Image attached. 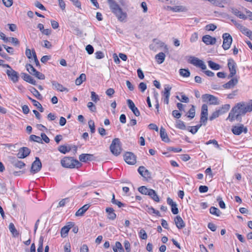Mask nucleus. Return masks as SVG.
Listing matches in <instances>:
<instances>
[{
  "mask_svg": "<svg viewBox=\"0 0 252 252\" xmlns=\"http://www.w3.org/2000/svg\"><path fill=\"white\" fill-rule=\"evenodd\" d=\"M233 111L237 112L236 119L239 120L241 115H244L247 112L252 111V100H250L247 104L244 102L237 103L233 107Z\"/></svg>",
  "mask_w": 252,
  "mask_h": 252,
  "instance_id": "1",
  "label": "nucleus"
},
{
  "mask_svg": "<svg viewBox=\"0 0 252 252\" xmlns=\"http://www.w3.org/2000/svg\"><path fill=\"white\" fill-rule=\"evenodd\" d=\"M108 3L112 12L115 14L118 19L123 21L126 18L127 14L123 11L122 9L114 0H108Z\"/></svg>",
  "mask_w": 252,
  "mask_h": 252,
  "instance_id": "2",
  "label": "nucleus"
},
{
  "mask_svg": "<svg viewBox=\"0 0 252 252\" xmlns=\"http://www.w3.org/2000/svg\"><path fill=\"white\" fill-rule=\"evenodd\" d=\"M62 166L64 168H74L81 167L82 165L78 160L74 159L72 157H65L61 160Z\"/></svg>",
  "mask_w": 252,
  "mask_h": 252,
  "instance_id": "3",
  "label": "nucleus"
},
{
  "mask_svg": "<svg viewBox=\"0 0 252 252\" xmlns=\"http://www.w3.org/2000/svg\"><path fill=\"white\" fill-rule=\"evenodd\" d=\"M110 150L111 153L116 156L121 154L122 148L121 147V142L119 138H115L112 140L110 146Z\"/></svg>",
  "mask_w": 252,
  "mask_h": 252,
  "instance_id": "4",
  "label": "nucleus"
},
{
  "mask_svg": "<svg viewBox=\"0 0 252 252\" xmlns=\"http://www.w3.org/2000/svg\"><path fill=\"white\" fill-rule=\"evenodd\" d=\"M4 67H6L8 68L6 70V73L9 78L13 83L17 82L19 78L18 73L13 70L9 64L4 65Z\"/></svg>",
  "mask_w": 252,
  "mask_h": 252,
  "instance_id": "5",
  "label": "nucleus"
},
{
  "mask_svg": "<svg viewBox=\"0 0 252 252\" xmlns=\"http://www.w3.org/2000/svg\"><path fill=\"white\" fill-rule=\"evenodd\" d=\"M223 44L222 48L224 50H226L229 49L232 42V37L228 33H224L222 35Z\"/></svg>",
  "mask_w": 252,
  "mask_h": 252,
  "instance_id": "6",
  "label": "nucleus"
},
{
  "mask_svg": "<svg viewBox=\"0 0 252 252\" xmlns=\"http://www.w3.org/2000/svg\"><path fill=\"white\" fill-rule=\"evenodd\" d=\"M189 62L196 67L201 68L202 70H205L207 68V66L204 62L197 58L191 56L190 57Z\"/></svg>",
  "mask_w": 252,
  "mask_h": 252,
  "instance_id": "7",
  "label": "nucleus"
},
{
  "mask_svg": "<svg viewBox=\"0 0 252 252\" xmlns=\"http://www.w3.org/2000/svg\"><path fill=\"white\" fill-rule=\"evenodd\" d=\"M228 67L230 71L228 75V79L232 78L236 74V64L233 59H229L228 61Z\"/></svg>",
  "mask_w": 252,
  "mask_h": 252,
  "instance_id": "8",
  "label": "nucleus"
},
{
  "mask_svg": "<svg viewBox=\"0 0 252 252\" xmlns=\"http://www.w3.org/2000/svg\"><path fill=\"white\" fill-rule=\"evenodd\" d=\"M42 167V163L38 157L35 158V160L32 162L31 169V172L35 174L38 172Z\"/></svg>",
  "mask_w": 252,
  "mask_h": 252,
  "instance_id": "9",
  "label": "nucleus"
},
{
  "mask_svg": "<svg viewBox=\"0 0 252 252\" xmlns=\"http://www.w3.org/2000/svg\"><path fill=\"white\" fill-rule=\"evenodd\" d=\"M202 99L204 102H209L210 105L218 104V98L213 95L205 94L202 96Z\"/></svg>",
  "mask_w": 252,
  "mask_h": 252,
  "instance_id": "10",
  "label": "nucleus"
},
{
  "mask_svg": "<svg viewBox=\"0 0 252 252\" xmlns=\"http://www.w3.org/2000/svg\"><path fill=\"white\" fill-rule=\"evenodd\" d=\"M125 161L128 164L134 165L136 162V156L131 152H126L124 156Z\"/></svg>",
  "mask_w": 252,
  "mask_h": 252,
  "instance_id": "11",
  "label": "nucleus"
},
{
  "mask_svg": "<svg viewBox=\"0 0 252 252\" xmlns=\"http://www.w3.org/2000/svg\"><path fill=\"white\" fill-rule=\"evenodd\" d=\"M31 153V150L27 147H22L19 149L17 154L19 158H24L28 157Z\"/></svg>",
  "mask_w": 252,
  "mask_h": 252,
  "instance_id": "12",
  "label": "nucleus"
},
{
  "mask_svg": "<svg viewBox=\"0 0 252 252\" xmlns=\"http://www.w3.org/2000/svg\"><path fill=\"white\" fill-rule=\"evenodd\" d=\"M238 83V79L233 77L228 82L222 85V87L225 89H232L237 85Z\"/></svg>",
  "mask_w": 252,
  "mask_h": 252,
  "instance_id": "13",
  "label": "nucleus"
},
{
  "mask_svg": "<svg viewBox=\"0 0 252 252\" xmlns=\"http://www.w3.org/2000/svg\"><path fill=\"white\" fill-rule=\"evenodd\" d=\"M232 131L235 135H240L242 132L246 133L248 131V129L245 127L243 125L240 126H234L232 127Z\"/></svg>",
  "mask_w": 252,
  "mask_h": 252,
  "instance_id": "14",
  "label": "nucleus"
},
{
  "mask_svg": "<svg viewBox=\"0 0 252 252\" xmlns=\"http://www.w3.org/2000/svg\"><path fill=\"white\" fill-rule=\"evenodd\" d=\"M126 101L129 108L132 111L133 114L137 117L139 116L140 113L138 108L135 106L134 102L129 99H127Z\"/></svg>",
  "mask_w": 252,
  "mask_h": 252,
  "instance_id": "15",
  "label": "nucleus"
},
{
  "mask_svg": "<svg viewBox=\"0 0 252 252\" xmlns=\"http://www.w3.org/2000/svg\"><path fill=\"white\" fill-rule=\"evenodd\" d=\"M138 171L145 178L150 179L151 178V172L143 166H140L138 169Z\"/></svg>",
  "mask_w": 252,
  "mask_h": 252,
  "instance_id": "16",
  "label": "nucleus"
},
{
  "mask_svg": "<svg viewBox=\"0 0 252 252\" xmlns=\"http://www.w3.org/2000/svg\"><path fill=\"white\" fill-rule=\"evenodd\" d=\"M202 41L206 45H214L216 42V38L210 35H205L202 37Z\"/></svg>",
  "mask_w": 252,
  "mask_h": 252,
  "instance_id": "17",
  "label": "nucleus"
},
{
  "mask_svg": "<svg viewBox=\"0 0 252 252\" xmlns=\"http://www.w3.org/2000/svg\"><path fill=\"white\" fill-rule=\"evenodd\" d=\"M94 155L89 154H82L79 156V160L84 162L88 161H91L93 159Z\"/></svg>",
  "mask_w": 252,
  "mask_h": 252,
  "instance_id": "18",
  "label": "nucleus"
},
{
  "mask_svg": "<svg viewBox=\"0 0 252 252\" xmlns=\"http://www.w3.org/2000/svg\"><path fill=\"white\" fill-rule=\"evenodd\" d=\"M175 223L178 229H182L185 226V223L182 218L177 216L174 219Z\"/></svg>",
  "mask_w": 252,
  "mask_h": 252,
  "instance_id": "19",
  "label": "nucleus"
},
{
  "mask_svg": "<svg viewBox=\"0 0 252 252\" xmlns=\"http://www.w3.org/2000/svg\"><path fill=\"white\" fill-rule=\"evenodd\" d=\"M21 75H22V78H23V79L32 84V85H36V81L34 80L32 76H31L30 75H29L28 74H27L26 73H21Z\"/></svg>",
  "mask_w": 252,
  "mask_h": 252,
  "instance_id": "20",
  "label": "nucleus"
},
{
  "mask_svg": "<svg viewBox=\"0 0 252 252\" xmlns=\"http://www.w3.org/2000/svg\"><path fill=\"white\" fill-rule=\"evenodd\" d=\"M160 136L163 141L167 143L170 142V139L168 136V135L166 132L165 129L163 127H160Z\"/></svg>",
  "mask_w": 252,
  "mask_h": 252,
  "instance_id": "21",
  "label": "nucleus"
},
{
  "mask_svg": "<svg viewBox=\"0 0 252 252\" xmlns=\"http://www.w3.org/2000/svg\"><path fill=\"white\" fill-rule=\"evenodd\" d=\"M90 205L89 204L84 205L81 208L79 209L75 213L76 216H82L88 210Z\"/></svg>",
  "mask_w": 252,
  "mask_h": 252,
  "instance_id": "22",
  "label": "nucleus"
},
{
  "mask_svg": "<svg viewBox=\"0 0 252 252\" xmlns=\"http://www.w3.org/2000/svg\"><path fill=\"white\" fill-rule=\"evenodd\" d=\"M106 212L108 214L107 218L108 219L114 220L116 218V214L115 213L114 210L113 208H106Z\"/></svg>",
  "mask_w": 252,
  "mask_h": 252,
  "instance_id": "23",
  "label": "nucleus"
},
{
  "mask_svg": "<svg viewBox=\"0 0 252 252\" xmlns=\"http://www.w3.org/2000/svg\"><path fill=\"white\" fill-rule=\"evenodd\" d=\"M231 11L233 14H234L235 15L238 17L240 19L245 20L247 18V16H246L244 14H243L241 11L238 10L237 9L231 8Z\"/></svg>",
  "mask_w": 252,
  "mask_h": 252,
  "instance_id": "24",
  "label": "nucleus"
},
{
  "mask_svg": "<svg viewBox=\"0 0 252 252\" xmlns=\"http://www.w3.org/2000/svg\"><path fill=\"white\" fill-rule=\"evenodd\" d=\"M52 85L54 86V89L57 90L60 92H63L65 91H68L67 88L63 87L62 85L59 83L58 82L53 81L51 82Z\"/></svg>",
  "mask_w": 252,
  "mask_h": 252,
  "instance_id": "25",
  "label": "nucleus"
},
{
  "mask_svg": "<svg viewBox=\"0 0 252 252\" xmlns=\"http://www.w3.org/2000/svg\"><path fill=\"white\" fill-rule=\"evenodd\" d=\"M9 229L10 232L11 233L13 237H16L19 236V233L16 229L14 224L13 223L11 222L9 223Z\"/></svg>",
  "mask_w": 252,
  "mask_h": 252,
  "instance_id": "26",
  "label": "nucleus"
},
{
  "mask_svg": "<svg viewBox=\"0 0 252 252\" xmlns=\"http://www.w3.org/2000/svg\"><path fill=\"white\" fill-rule=\"evenodd\" d=\"M170 9L174 12H186L188 9L184 6L176 5L173 7H170Z\"/></svg>",
  "mask_w": 252,
  "mask_h": 252,
  "instance_id": "27",
  "label": "nucleus"
},
{
  "mask_svg": "<svg viewBox=\"0 0 252 252\" xmlns=\"http://www.w3.org/2000/svg\"><path fill=\"white\" fill-rule=\"evenodd\" d=\"M12 164L16 168H18L19 169L22 168L24 167L26 164L22 161L18 160L16 159H14L12 161Z\"/></svg>",
  "mask_w": 252,
  "mask_h": 252,
  "instance_id": "28",
  "label": "nucleus"
},
{
  "mask_svg": "<svg viewBox=\"0 0 252 252\" xmlns=\"http://www.w3.org/2000/svg\"><path fill=\"white\" fill-rule=\"evenodd\" d=\"M148 195L150 196L155 201L159 202V197L156 193V191L153 189H150L149 192L148 193Z\"/></svg>",
  "mask_w": 252,
  "mask_h": 252,
  "instance_id": "29",
  "label": "nucleus"
},
{
  "mask_svg": "<svg viewBox=\"0 0 252 252\" xmlns=\"http://www.w3.org/2000/svg\"><path fill=\"white\" fill-rule=\"evenodd\" d=\"M86 80V75L84 73H82L80 76L75 80V84L76 85H80L84 81Z\"/></svg>",
  "mask_w": 252,
  "mask_h": 252,
  "instance_id": "30",
  "label": "nucleus"
},
{
  "mask_svg": "<svg viewBox=\"0 0 252 252\" xmlns=\"http://www.w3.org/2000/svg\"><path fill=\"white\" fill-rule=\"evenodd\" d=\"M28 98L32 102L33 105L36 106L37 109H38L40 112H43L44 111V108L42 106L41 104L38 101L32 98L29 96L28 97Z\"/></svg>",
  "mask_w": 252,
  "mask_h": 252,
  "instance_id": "31",
  "label": "nucleus"
},
{
  "mask_svg": "<svg viewBox=\"0 0 252 252\" xmlns=\"http://www.w3.org/2000/svg\"><path fill=\"white\" fill-rule=\"evenodd\" d=\"M165 55L163 52H160L156 55L155 58L159 64L162 63L165 60Z\"/></svg>",
  "mask_w": 252,
  "mask_h": 252,
  "instance_id": "32",
  "label": "nucleus"
},
{
  "mask_svg": "<svg viewBox=\"0 0 252 252\" xmlns=\"http://www.w3.org/2000/svg\"><path fill=\"white\" fill-rule=\"evenodd\" d=\"M195 115V109L194 105H191V108L189 110L188 112L186 114V116L190 118V119H193Z\"/></svg>",
  "mask_w": 252,
  "mask_h": 252,
  "instance_id": "33",
  "label": "nucleus"
},
{
  "mask_svg": "<svg viewBox=\"0 0 252 252\" xmlns=\"http://www.w3.org/2000/svg\"><path fill=\"white\" fill-rule=\"evenodd\" d=\"M230 105L228 104H226L223 105L221 107H220L219 110V112H220V115H222L224 113L227 112L230 109Z\"/></svg>",
  "mask_w": 252,
  "mask_h": 252,
  "instance_id": "34",
  "label": "nucleus"
},
{
  "mask_svg": "<svg viewBox=\"0 0 252 252\" xmlns=\"http://www.w3.org/2000/svg\"><path fill=\"white\" fill-rule=\"evenodd\" d=\"M180 75L184 77H189L190 73L189 69L181 68L179 70Z\"/></svg>",
  "mask_w": 252,
  "mask_h": 252,
  "instance_id": "35",
  "label": "nucleus"
},
{
  "mask_svg": "<svg viewBox=\"0 0 252 252\" xmlns=\"http://www.w3.org/2000/svg\"><path fill=\"white\" fill-rule=\"evenodd\" d=\"M208 106L206 104H203L201 107V116L208 117Z\"/></svg>",
  "mask_w": 252,
  "mask_h": 252,
  "instance_id": "36",
  "label": "nucleus"
},
{
  "mask_svg": "<svg viewBox=\"0 0 252 252\" xmlns=\"http://www.w3.org/2000/svg\"><path fill=\"white\" fill-rule=\"evenodd\" d=\"M209 67L214 70H219L220 68V65L211 61L208 62Z\"/></svg>",
  "mask_w": 252,
  "mask_h": 252,
  "instance_id": "37",
  "label": "nucleus"
},
{
  "mask_svg": "<svg viewBox=\"0 0 252 252\" xmlns=\"http://www.w3.org/2000/svg\"><path fill=\"white\" fill-rule=\"evenodd\" d=\"M58 150L63 154L69 152L71 150L70 148H67L66 146L61 145L58 147Z\"/></svg>",
  "mask_w": 252,
  "mask_h": 252,
  "instance_id": "38",
  "label": "nucleus"
},
{
  "mask_svg": "<svg viewBox=\"0 0 252 252\" xmlns=\"http://www.w3.org/2000/svg\"><path fill=\"white\" fill-rule=\"evenodd\" d=\"M31 92L38 99L41 100L42 99V96L41 94L34 88H32V89L31 90Z\"/></svg>",
  "mask_w": 252,
  "mask_h": 252,
  "instance_id": "39",
  "label": "nucleus"
},
{
  "mask_svg": "<svg viewBox=\"0 0 252 252\" xmlns=\"http://www.w3.org/2000/svg\"><path fill=\"white\" fill-rule=\"evenodd\" d=\"M210 213L211 214L216 215L217 216H220L221 213L220 210L215 207H211L210 208Z\"/></svg>",
  "mask_w": 252,
  "mask_h": 252,
  "instance_id": "40",
  "label": "nucleus"
},
{
  "mask_svg": "<svg viewBox=\"0 0 252 252\" xmlns=\"http://www.w3.org/2000/svg\"><path fill=\"white\" fill-rule=\"evenodd\" d=\"M176 126L177 128L182 130L186 128V126L185 123L181 120H178L176 122Z\"/></svg>",
  "mask_w": 252,
  "mask_h": 252,
  "instance_id": "41",
  "label": "nucleus"
},
{
  "mask_svg": "<svg viewBox=\"0 0 252 252\" xmlns=\"http://www.w3.org/2000/svg\"><path fill=\"white\" fill-rule=\"evenodd\" d=\"M151 189H148L145 186H141L139 187L138 189V191L143 194L148 195V193L149 192V191Z\"/></svg>",
  "mask_w": 252,
  "mask_h": 252,
  "instance_id": "42",
  "label": "nucleus"
},
{
  "mask_svg": "<svg viewBox=\"0 0 252 252\" xmlns=\"http://www.w3.org/2000/svg\"><path fill=\"white\" fill-rule=\"evenodd\" d=\"M27 70L32 75H33L36 70L33 67V66L31 64H27L26 65Z\"/></svg>",
  "mask_w": 252,
  "mask_h": 252,
  "instance_id": "43",
  "label": "nucleus"
},
{
  "mask_svg": "<svg viewBox=\"0 0 252 252\" xmlns=\"http://www.w3.org/2000/svg\"><path fill=\"white\" fill-rule=\"evenodd\" d=\"M240 31L247 36H248L249 34L251 33V31L244 26L240 27Z\"/></svg>",
  "mask_w": 252,
  "mask_h": 252,
  "instance_id": "44",
  "label": "nucleus"
},
{
  "mask_svg": "<svg viewBox=\"0 0 252 252\" xmlns=\"http://www.w3.org/2000/svg\"><path fill=\"white\" fill-rule=\"evenodd\" d=\"M237 114L236 111H233V108L231 110L229 114L228 117L227 118V120H229L230 121L232 122L236 119V115Z\"/></svg>",
  "mask_w": 252,
  "mask_h": 252,
  "instance_id": "45",
  "label": "nucleus"
},
{
  "mask_svg": "<svg viewBox=\"0 0 252 252\" xmlns=\"http://www.w3.org/2000/svg\"><path fill=\"white\" fill-rule=\"evenodd\" d=\"M30 140L31 141H33L39 143H42V139L38 136H36L35 135H31L30 136Z\"/></svg>",
  "mask_w": 252,
  "mask_h": 252,
  "instance_id": "46",
  "label": "nucleus"
},
{
  "mask_svg": "<svg viewBox=\"0 0 252 252\" xmlns=\"http://www.w3.org/2000/svg\"><path fill=\"white\" fill-rule=\"evenodd\" d=\"M7 190L5 184L2 181H0V193L4 194Z\"/></svg>",
  "mask_w": 252,
  "mask_h": 252,
  "instance_id": "47",
  "label": "nucleus"
},
{
  "mask_svg": "<svg viewBox=\"0 0 252 252\" xmlns=\"http://www.w3.org/2000/svg\"><path fill=\"white\" fill-rule=\"evenodd\" d=\"M88 125H89V127L90 128V131H91V133H94L95 131V125H94V122L93 120H90L88 122Z\"/></svg>",
  "mask_w": 252,
  "mask_h": 252,
  "instance_id": "48",
  "label": "nucleus"
},
{
  "mask_svg": "<svg viewBox=\"0 0 252 252\" xmlns=\"http://www.w3.org/2000/svg\"><path fill=\"white\" fill-rule=\"evenodd\" d=\"M69 230V228L65 227V226H63L61 229V236L63 238L65 237L67 235Z\"/></svg>",
  "mask_w": 252,
  "mask_h": 252,
  "instance_id": "49",
  "label": "nucleus"
},
{
  "mask_svg": "<svg viewBox=\"0 0 252 252\" xmlns=\"http://www.w3.org/2000/svg\"><path fill=\"white\" fill-rule=\"evenodd\" d=\"M171 90V87L169 86H167V87L164 88V91L163 93L164 96L169 97L170 95V91Z\"/></svg>",
  "mask_w": 252,
  "mask_h": 252,
  "instance_id": "50",
  "label": "nucleus"
},
{
  "mask_svg": "<svg viewBox=\"0 0 252 252\" xmlns=\"http://www.w3.org/2000/svg\"><path fill=\"white\" fill-rule=\"evenodd\" d=\"M91 100L94 102H96L99 100V96L96 93L94 92H91Z\"/></svg>",
  "mask_w": 252,
  "mask_h": 252,
  "instance_id": "51",
  "label": "nucleus"
},
{
  "mask_svg": "<svg viewBox=\"0 0 252 252\" xmlns=\"http://www.w3.org/2000/svg\"><path fill=\"white\" fill-rule=\"evenodd\" d=\"M176 98L179 100H180L181 102H182L188 103L189 102V98H188V97H187L185 94H182L181 95V98H180V97L178 96H177Z\"/></svg>",
  "mask_w": 252,
  "mask_h": 252,
  "instance_id": "52",
  "label": "nucleus"
},
{
  "mask_svg": "<svg viewBox=\"0 0 252 252\" xmlns=\"http://www.w3.org/2000/svg\"><path fill=\"white\" fill-rule=\"evenodd\" d=\"M220 115V112H219V111L218 110H216L215 112H214L211 114V115L210 116L209 120L210 121H213L215 119L218 118Z\"/></svg>",
  "mask_w": 252,
  "mask_h": 252,
  "instance_id": "53",
  "label": "nucleus"
},
{
  "mask_svg": "<svg viewBox=\"0 0 252 252\" xmlns=\"http://www.w3.org/2000/svg\"><path fill=\"white\" fill-rule=\"evenodd\" d=\"M139 235L140 238L142 239L146 240L147 238V234L146 231L143 229L140 230Z\"/></svg>",
  "mask_w": 252,
  "mask_h": 252,
  "instance_id": "54",
  "label": "nucleus"
},
{
  "mask_svg": "<svg viewBox=\"0 0 252 252\" xmlns=\"http://www.w3.org/2000/svg\"><path fill=\"white\" fill-rule=\"evenodd\" d=\"M87 107L91 111L93 112L96 111V107L92 102H89L87 104Z\"/></svg>",
  "mask_w": 252,
  "mask_h": 252,
  "instance_id": "55",
  "label": "nucleus"
},
{
  "mask_svg": "<svg viewBox=\"0 0 252 252\" xmlns=\"http://www.w3.org/2000/svg\"><path fill=\"white\" fill-rule=\"evenodd\" d=\"M8 41L11 42L15 46L19 45V40L15 37H9Z\"/></svg>",
  "mask_w": 252,
  "mask_h": 252,
  "instance_id": "56",
  "label": "nucleus"
},
{
  "mask_svg": "<svg viewBox=\"0 0 252 252\" xmlns=\"http://www.w3.org/2000/svg\"><path fill=\"white\" fill-rule=\"evenodd\" d=\"M32 56H33V60H34V62L35 63V65L36 66H40V63H39V62L37 59V56H36V53L34 51V50H32Z\"/></svg>",
  "mask_w": 252,
  "mask_h": 252,
  "instance_id": "57",
  "label": "nucleus"
},
{
  "mask_svg": "<svg viewBox=\"0 0 252 252\" xmlns=\"http://www.w3.org/2000/svg\"><path fill=\"white\" fill-rule=\"evenodd\" d=\"M217 29V26L213 24H210L206 26L205 29L207 31H214Z\"/></svg>",
  "mask_w": 252,
  "mask_h": 252,
  "instance_id": "58",
  "label": "nucleus"
},
{
  "mask_svg": "<svg viewBox=\"0 0 252 252\" xmlns=\"http://www.w3.org/2000/svg\"><path fill=\"white\" fill-rule=\"evenodd\" d=\"M33 75L39 79L43 80L45 79L44 75L43 74L38 72L37 70L34 73H33Z\"/></svg>",
  "mask_w": 252,
  "mask_h": 252,
  "instance_id": "59",
  "label": "nucleus"
},
{
  "mask_svg": "<svg viewBox=\"0 0 252 252\" xmlns=\"http://www.w3.org/2000/svg\"><path fill=\"white\" fill-rule=\"evenodd\" d=\"M238 92V90H234L231 93L227 94V98L229 99L234 98V96L237 95Z\"/></svg>",
  "mask_w": 252,
  "mask_h": 252,
  "instance_id": "60",
  "label": "nucleus"
},
{
  "mask_svg": "<svg viewBox=\"0 0 252 252\" xmlns=\"http://www.w3.org/2000/svg\"><path fill=\"white\" fill-rule=\"evenodd\" d=\"M171 211L174 215H176L179 213V210L177 208V205L176 203H175L173 206H171Z\"/></svg>",
  "mask_w": 252,
  "mask_h": 252,
  "instance_id": "61",
  "label": "nucleus"
},
{
  "mask_svg": "<svg viewBox=\"0 0 252 252\" xmlns=\"http://www.w3.org/2000/svg\"><path fill=\"white\" fill-rule=\"evenodd\" d=\"M34 5L39 8L41 10H46V8L45 7L43 6V5L42 4H41L40 2H39L38 1H36L34 3Z\"/></svg>",
  "mask_w": 252,
  "mask_h": 252,
  "instance_id": "62",
  "label": "nucleus"
},
{
  "mask_svg": "<svg viewBox=\"0 0 252 252\" xmlns=\"http://www.w3.org/2000/svg\"><path fill=\"white\" fill-rule=\"evenodd\" d=\"M116 247L117 248V250H119L120 252H125V251L122 247L121 243L120 242H116L115 243Z\"/></svg>",
  "mask_w": 252,
  "mask_h": 252,
  "instance_id": "63",
  "label": "nucleus"
},
{
  "mask_svg": "<svg viewBox=\"0 0 252 252\" xmlns=\"http://www.w3.org/2000/svg\"><path fill=\"white\" fill-rule=\"evenodd\" d=\"M124 247L126 252H129L130 251V245L129 242L127 240H125L124 242Z\"/></svg>",
  "mask_w": 252,
  "mask_h": 252,
  "instance_id": "64",
  "label": "nucleus"
}]
</instances>
